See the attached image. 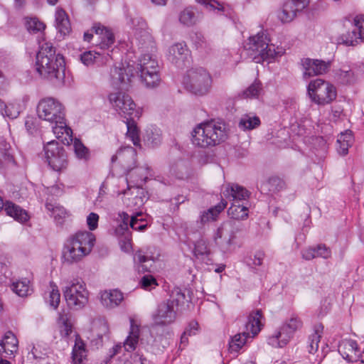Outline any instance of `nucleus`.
I'll use <instances>...</instances> for the list:
<instances>
[{"label": "nucleus", "mask_w": 364, "mask_h": 364, "mask_svg": "<svg viewBox=\"0 0 364 364\" xmlns=\"http://www.w3.org/2000/svg\"><path fill=\"white\" fill-rule=\"evenodd\" d=\"M354 142L353 132L350 130H346L341 132L337 139V150L341 155H346L348 152V149Z\"/></svg>", "instance_id": "obj_34"}, {"label": "nucleus", "mask_w": 364, "mask_h": 364, "mask_svg": "<svg viewBox=\"0 0 364 364\" xmlns=\"http://www.w3.org/2000/svg\"><path fill=\"white\" fill-rule=\"evenodd\" d=\"M88 255L86 248L83 249V247L79 246H74L73 242L70 240L65 246L63 252L64 260L68 264L77 262Z\"/></svg>", "instance_id": "obj_22"}, {"label": "nucleus", "mask_w": 364, "mask_h": 364, "mask_svg": "<svg viewBox=\"0 0 364 364\" xmlns=\"http://www.w3.org/2000/svg\"><path fill=\"white\" fill-rule=\"evenodd\" d=\"M92 30L99 36L98 46L101 50H108L114 43V37L110 30L100 24H95Z\"/></svg>", "instance_id": "obj_25"}, {"label": "nucleus", "mask_w": 364, "mask_h": 364, "mask_svg": "<svg viewBox=\"0 0 364 364\" xmlns=\"http://www.w3.org/2000/svg\"><path fill=\"white\" fill-rule=\"evenodd\" d=\"M297 13L291 4L286 2L282 10L279 12L278 18L282 23H289L296 17Z\"/></svg>", "instance_id": "obj_41"}, {"label": "nucleus", "mask_w": 364, "mask_h": 364, "mask_svg": "<svg viewBox=\"0 0 364 364\" xmlns=\"http://www.w3.org/2000/svg\"><path fill=\"white\" fill-rule=\"evenodd\" d=\"M87 356L85 343L79 334L75 335V345L72 351V359L73 364H82Z\"/></svg>", "instance_id": "obj_33"}, {"label": "nucleus", "mask_w": 364, "mask_h": 364, "mask_svg": "<svg viewBox=\"0 0 364 364\" xmlns=\"http://www.w3.org/2000/svg\"><path fill=\"white\" fill-rule=\"evenodd\" d=\"M323 326L321 323L314 325L313 333L309 336L307 349L309 353L314 354L318 351L321 338L323 333Z\"/></svg>", "instance_id": "obj_29"}, {"label": "nucleus", "mask_w": 364, "mask_h": 364, "mask_svg": "<svg viewBox=\"0 0 364 364\" xmlns=\"http://www.w3.org/2000/svg\"><path fill=\"white\" fill-rule=\"evenodd\" d=\"M263 186L264 187H262V191H268L269 192L275 193L284 188L285 183L278 177H272Z\"/></svg>", "instance_id": "obj_42"}, {"label": "nucleus", "mask_w": 364, "mask_h": 364, "mask_svg": "<svg viewBox=\"0 0 364 364\" xmlns=\"http://www.w3.org/2000/svg\"><path fill=\"white\" fill-rule=\"evenodd\" d=\"M37 114L40 119L50 123L62 120L65 115L63 105L53 97H46L40 100L37 106Z\"/></svg>", "instance_id": "obj_11"}, {"label": "nucleus", "mask_w": 364, "mask_h": 364, "mask_svg": "<svg viewBox=\"0 0 364 364\" xmlns=\"http://www.w3.org/2000/svg\"><path fill=\"white\" fill-rule=\"evenodd\" d=\"M3 208H4V210L8 215L20 223L26 222L29 218L25 210L12 202L7 201L4 203L2 198L0 197V210Z\"/></svg>", "instance_id": "obj_26"}, {"label": "nucleus", "mask_w": 364, "mask_h": 364, "mask_svg": "<svg viewBox=\"0 0 364 364\" xmlns=\"http://www.w3.org/2000/svg\"><path fill=\"white\" fill-rule=\"evenodd\" d=\"M138 73L147 87H157L161 81L158 62L151 54H144L139 60Z\"/></svg>", "instance_id": "obj_10"}, {"label": "nucleus", "mask_w": 364, "mask_h": 364, "mask_svg": "<svg viewBox=\"0 0 364 364\" xmlns=\"http://www.w3.org/2000/svg\"><path fill=\"white\" fill-rule=\"evenodd\" d=\"M297 11L300 12L306 9L309 4V0H291L287 1Z\"/></svg>", "instance_id": "obj_60"}, {"label": "nucleus", "mask_w": 364, "mask_h": 364, "mask_svg": "<svg viewBox=\"0 0 364 364\" xmlns=\"http://www.w3.org/2000/svg\"><path fill=\"white\" fill-rule=\"evenodd\" d=\"M194 255L196 257L203 256L208 253V247L203 240H198L195 245Z\"/></svg>", "instance_id": "obj_57"}, {"label": "nucleus", "mask_w": 364, "mask_h": 364, "mask_svg": "<svg viewBox=\"0 0 364 364\" xmlns=\"http://www.w3.org/2000/svg\"><path fill=\"white\" fill-rule=\"evenodd\" d=\"M227 203L221 201L213 208H210L200 215V220L203 223L216 220L219 213L226 207Z\"/></svg>", "instance_id": "obj_37"}, {"label": "nucleus", "mask_w": 364, "mask_h": 364, "mask_svg": "<svg viewBox=\"0 0 364 364\" xmlns=\"http://www.w3.org/2000/svg\"><path fill=\"white\" fill-rule=\"evenodd\" d=\"M316 246L315 247H308L303 249L301 252V257L305 260H311L314 258H317L316 256Z\"/></svg>", "instance_id": "obj_59"}, {"label": "nucleus", "mask_w": 364, "mask_h": 364, "mask_svg": "<svg viewBox=\"0 0 364 364\" xmlns=\"http://www.w3.org/2000/svg\"><path fill=\"white\" fill-rule=\"evenodd\" d=\"M134 77L133 67L127 65L115 67L111 71V84L114 87L125 89Z\"/></svg>", "instance_id": "obj_19"}, {"label": "nucleus", "mask_w": 364, "mask_h": 364, "mask_svg": "<svg viewBox=\"0 0 364 364\" xmlns=\"http://www.w3.org/2000/svg\"><path fill=\"white\" fill-rule=\"evenodd\" d=\"M199 331V325L196 320H193L190 322L188 327L185 330L181 337V343H186L188 341V336L196 335Z\"/></svg>", "instance_id": "obj_51"}, {"label": "nucleus", "mask_w": 364, "mask_h": 364, "mask_svg": "<svg viewBox=\"0 0 364 364\" xmlns=\"http://www.w3.org/2000/svg\"><path fill=\"white\" fill-rule=\"evenodd\" d=\"M247 336L245 333H238L231 338L229 342L228 350L230 353H237L245 344Z\"/></svg>", "instance_id": "obj_40"}, {"label": "nucleus", "mask_w": 364, "mask_h": 364, "mask_svg": "<svg viewBox=\"0 0 364 364\" xmlns=\"http://www.w3.org/2000/svg\"><path fill=\"white\" fill-rule=\"evenodd\" d=\"M222 193L225 198L233 201L228 209V215L235 220L247 218L249 208L243 203L240 204V202L248 198V191L238 184L231 183L225 185Z\"/></svg>", "instance_id": "obj_6"}, {"label": "nucleus", "mask_w": 364, "mask_h": 364, "mask_svg": "<svg viewBox=\"0 0 364 364\" xmlns=\"http://www.w3.org/2000/svg\"><path fill=\"white\" fill-rule=\"evenodd\" d=\"M24 105L22 106L17 100L10 102L8 105L5 104L4 114L2 115L10 119H16L19 116L21 112L24 109Z\"/></svg>", "instance_id": "obj_38"}, {"label": "nucleus", "mask_w": 364, "mask_h": 364, "mask_svg": "<svg viewBox=\"0 0 364 364\" xmlns=\"http://www.w3.org/2000/svg\"><path fill=\"white\" fill-rule=\"evenodd\" d=\"M11 289L21 297L27 296L32 292L30 280L26 278L13 282Z\"/></svg>", "instance_id": "obj_36"}, {"label": "nucleus", "mask_w": 364, "mask_h": 364, "mask_svg": "<svg viewBox=\"0 0 364 364\" xmlns=\"http://www.w3.org/2000/svg\"><path fill=\"white\" fill-rule=\"evenodd\" d=\"M179 21L187 26H193L196 22L195 13L191 8H186L180 13Z\"/></svg>", "instance_id": "obj_47"}, {"label": "nucleus", "mask_w": 364, "mask_h": 364, "mask_svg": "<svg viewBox=\"0 0 364 364\" xmlns=\"http://www.w3.org/2000/svg\"><path fill=\"white\" fill-rule=\"evenodd\" d=\"M145 140L147 144L151 147L159 146L161 142V132L159 129L154 128L146 131Z\"/></svg>", "instance_id": "obj_43"}, {"label": "nucleus", "mask_w": 364, "mask_h": 364, "mask_svg": "<svg viewBox=\"0 0 364 364\" xmlns=\"http://www.w3.org/2000/svg\"><path fill=\"white\" fill-rule=\"evenodd\" d=\"M364 74V66L357 64L343 65L333 70L335 81L343 85H352L357 83Z\"/></svg>", "instance_id": "obj_13"}, {"label": "nucleus", "mask_w": 364, "mask_h": 364, "mask_svg": "<svg viewBox=\"0 0 364 364\" xmlns=\"http://www.w3.org/2000/svg\"><path fill=\"white\" fill-rule=\"evenodd\" d=\"M25 127L29 134H33L37 132L36 119L32 117H27L25 119Z\"/></svg>", "instance_id": "obj_61"}, {"label": "nucleus", "mask_w": 364, "mask_h": 364, "mask_svg": "<svg viewBox=\"0 0 364 364\" xmlns=\"http://www.w3.org/2000/svg\"><path fill=\"white\" fill-rule=\"evenodd\" d=\"M55 18V27L58 32L63 36L68 35L71 31V25L66 12L60 8H58Z\"/></svg>", "instance_id": "obj_31"}, {"label": "nucleus", "mask_w": 364, "mask_h": 364, "mask_svg": "<svg viewBox=\"0 0 364 364\" xmlns=\"http://www.w3.org/2000/svg\"><path fill=\"white\" fill-rule=\"evenodd\" d=\"M46 207L47 210L51 213L54 219L58 222H60V220L68 216V213L63 206L47 203Z\"/></svg>", "instance_id": "obj_45"}, {"label": "nucleus", "mask_w": 364, "mask_h": 364, "mask_svg": "<svg viewBox=\"0 0 364 364\" xmlns=\"http://www.w3.org/2000/svg\"><path fill=\"white\" fill-rule=\"evenodd\" d=\"M228 129L223 122L208 121L200 123L192 132V142L198 147L209 148L228 138Z\"/></svg>", "instance_id": "obj_2"}, {"label": "nucleus", "mask_w": 364, "mask_h": 364, "mask_svg": "<svg viewBox=\"0 0 364 364\" xmlns=\"http://www.w3.org/2000/svg\"><path fill=\"white\" fill-rule=\"evenodd\" d=\"M123 299V294L117 289L105 291L100 294L102 304L108 308L118 306L122 301Z\"/></svg>", "instance_id": "obj_30"}, {"label": "nucleus", "mask_w": 364, "mask_h": 364, "mask_svg": "<svg viewBox=\"0 0 364 364\" xmlns=\"http://www.w3.org/2000/svg\"><path fill=\"white\" fill-rule=\"evenodd\" d=\"M316 256L317 257H321L323 259H328L331 256V250L327 247L325 245H318L316 246Z\"/></svg>", "instance_id": "obj_58"}, {"label": "nucleus", "mask_w": 364, "mask_h": 364, "mask_svg": "<svg viewBox=\"0 0 364 364\" xmlns=\"http://www.w3.org/2000/svg\"><path fill=\"white\" fill-rule=\"evenodd\" d=\"M136 320H130V331L127 339L123 343V347L127 352L135 350L138 344L139 337V326L136 323ZM122 346L121 343L115 345L109 352V358L111 359L115 355L122 351Z\"/></svg>", "instance_id": "obj_18"}, {"label": "nucleus", "mask_w": 364, "mask_h": 364, "mask_svg": "<svg viewBox=\"0 0 364 364\" xmlns=\"http://www.w3.org/2000/svg\"><path fill=\"white\" fill-rule=\"evenodd\" d=\"M182 82L185 89L190 93L196 96H204L210 91L213 79L205 68H193L187 70Z\"/></svg>", "instance_id": "obj_5"}, {"label": "nucleus", "mask_w": 364, "mask_h": 364, "mask_svg": "<svg viewBox=\"0 0 364 364\" xmlns=\"http://www.w3.org/2000/svg\"><path fill=\"white\" fill-rule=\"evenodd\" d=\"M364 41V15H358L353 19L350 31L338 38V43L346 46H355Z\"/></svg>", "instance_id": "obj_15"}, {"label": "nucleus", "mask_w": 364, "mask_h": 364, "mask_svg": "<svg viewBox=\"0 0 364 364\" xmlns=\"http://www.w3.org/2000/svg\"><path fill=\"white\" fill-rule=\"evenodd\" d=\"M140 284L145 290H151L158 285L156 279L151 275L144 276L141 279Z\"/></svg>", "instance_id": "obj_53"}, {"label": "nucleus", "mask_w": 364, "mask_h": 364, "mask_svg": "<svg viewBox=\"0 0 364 364\" xmlns=\"http://www.w3.org/2000/svg\"><path fill=\"white\" fill-rule=\"evenodd\" d=\"M183 300L185 295L182 293H178L176 298L173 300H169L161 303L156 312V318H171L179 316V314L184 309Z\"/></svg>", "instance_id": "obj_16"}, {"label": "nucleus", "mask_w": 364, "mask_h": 364, "mask_svg": "<svg viewBox=\"0 0 364 364\" xmlns=\"http://www.w3.org/2000/svg\"><path fill=\"white\" fill-rule=\"evenodd\" d=\"M338 352L348 362H357L359 360V350L357 343L351 339H345L338 345Z\"/></svg>", "instance_id": "obj_21"}, {"label": "nucleus", "mask_w": 364, "mask_h": 364, "mask_svg": "<svg viewBox=\"0 0 364 364\" xmlns=\"http://www.w3.org/2000/svg\"><path fill=\"white\" fill-rule=\"evenodd\" d=\"M1 144L4 146L5 144L6 146L5 149L1 150L0 156H1L4 159V161L9 162L13 161V156L10 154V144L6 141L4 136H0V146H1Z\"/></svg>", "instance_id": "obj_54"}, {"label": "nucleus", "mask_w": 364, "mask_h": 364, "mask_svg": "<svg viewBox=\"0 0 364 364\" xmlns=\"http://www.w3.org/2000/svg\"><path fill=\"white\" fill-rule=\"evenodd\" d=\"M44 151L48 164L53 170L61 171L67 168V155L56 141H48L44 146Z\"/></svg>", "instance_id": "obj_14"}, {"label": "nucleus", "mask_w": 364, "mask_h": 364, "mask_svg": "<svg viewBox=\"0 0 364 364\" xmlns=\"http://www.w3.org/2000/svg\"><path fill=\"white\" fill-rule=\"evenodd\" d=\"M195 46L197 49L203 50L208 48V43L205 41L204 36L200 33H196L193 38Z\"/></svg>", "instance_id": "obj_56"}, {"label": "nucleus", "mask_w": 364, "mask_h": 364, "mask_svg": "<svg viewBox=\"0 0 364 364\" xmlns=\"http://www.w3.org/2000/svg\"><path fill=\"white\" fill-rule=\"evenodd\" d=\"M141 217V213H137L131 217L129 225L133 230L143 231L146 228L147 224Z\"/></svg>", "instance_id": "obj_49"}, {"label": "nucleus", "mask_w": 364, "mask_h": 364, "mask_svg": "<svg viewBox=\"0 0 364 364\" xmlns=\"http://www.w3.org/2000/svg\"><path fill=\"white\" fill-rule=\"evenodd\" d=\"M26 26L30 33H38L43 31L46 25L36 17L26 18Z\"/></svg>", "instance_id": "obj_46"}, {"label": "nucleus", "mask_w": 364, "mask_h": 364, "mask_svg": "<svg viewBox=\"0 0 364 364\" xmlns=\"http://www.w3.org/2000/svg\"><path fill=\"white\" fill-rule=\"evenodd\" d=\"M74 151L76 156L82 160L87 161L90 158V152L82 143L77 139H75L73 143Z\"/></svg>", "instance_id": "obj_48"}, {"label": "nucleus", "mask_w": 364, "mask_h": 364, "mask_svg": "<svg viewBox=\"0 0 364 364\" xmlns=\"http://www.w3.org/2000/svg\"><path fill=\"white\" fill-rule=\"evenodd\" d=\"M307 92L311 100L321 106L331 104L337 97L336 87L331 82L320 78L309 82Z\"/></svg>", "instance_id": "obj_8"}, {"label": "nucleus", "mask_w": 364, "mask_h": 364, "mask_svg": "<svg viewBox=\"0 0 364 364\" xmlns=\"http://www.w3.org/2000/svg\"><path fill=\"white\" fill-rule=\"evenodd\" d=\"M263 326L261 320H252V338L257 336Z\"/></svg>", "instance_id": "obj_64"}, {"label": "nucleus", "mask_w": 364, "mask_h": 364, "mask_svg": "<svg viewBox=\"0 0 364 364\" xmlns=\"http://www.w3.org/2000/svg\"><path fill=\"white\" fill-rule=\"evenodd\" d=\"M58 328L62 338H68L72 333L73 330V323L71 320H59Z\"/></svg>", "instance_id": "obj_50"}, {"label": "nucleus", "mask_w": 364, "mask_h": 364, "mask_svg": "<svg viewBox=\"0 0 364 364\" xmlns=\"http://www.w3.org/2000/svg\"><path fill=\"white\" fill-rule=\"evenodd\" d=\"M63 295L69 307L82 309L88 302L89 292L81 279H73L63 289Z\"/></svg>", "instance_id": "obj_9"}, {"label": "nucleus", "mask_w": 364, "mask_h": 364, "mask_svg": "<svg viewBox=\"0 0 364 364\" xmlns=\"http://www.w3.org/2000/svg\"><path fill=\"white\" fill-rule=\"evenodd\" d=\"M136 119H127V136L130 139L134 146H140L139 130L135 123Z\"/></svg>", "instance_id": "obj_39"}, {"label": "nucleus", "mask_w": 364, "mask_h": 364, "mask_svg": "<svg viewBox=\"0 0 364 364\" xmlns=\"http://www.w3.org/2000/svg\"><path fill=\"white\" fill-rule=\"evenodd\" d=\"M47 301L54 309H56L60 304V294L57 285L53 282L50 283V291Z\"/></svg>", "instance_id": "obj_44"}, {"label": "nucleus", "mask_w": 364, "mask_h": 364, "mask_svg": "<svg viewBox=\"0 0 364 364\" xmlns=\"http://www.w3.org/2000/svg\"><path fill=\"white\" fill-rule=\"evenodd\" d=\"M55 18V27L58 32L63 36L68 35L71 31V25L66 12L60 8H58Z\"/></svg>", "instance_id": "obj_32"}, {"label": "nucleus", "mask_w": 364, "mask_h": 364, "mask_svg": "<svg viewBox=\"0 0 364 364\" xmlns=\"http://www.w3.org/2000/svg\"><path fill=\"white\" fill-rule=\"evenodd\" d=\"M198 3L212 10L223 11V6L215 0H196Z\"/></svg>", "instance_id": "obj_55"}, {"label": "nucleus", "mask_w": 364, "mask_h": 364, "mask_svg": "<svg viewBox=\"0 0 364 364\" xmlns=\"http://www.w3.org/2000/svg\"><path fill=\"white\" fill-rule=\"evenodd\" d=\"M119 247L122 251L125 253L132 252V235L130 233L126 234L123 237L119 240Z\"/></svg>", "instance_id": "obj_52"}, {"label": "nucleus", "mask_w": 364, "mask_h": 364, "mask_svg": "<svg viewBox=\"0 0 364 364\" xmlns=\"http://www.w3.org/2000/svg\"><path fill=\"white\" fill-rule=\"evenodd\" d=\"M122 364H143L142 358L137 354L124 355Z\"/></svg>", "instance_id": "obj_63"}, {"label": "nucleus", "mask_w": 364, "mask_h": 364, "mask_svg": "<svg viewBox=\"0 0 364 364\" xmlns=\"http://www.w3.org/2000/svg\"><path fill=\"white\" fill-rule=\"evenodd\" d=\"M134 43L141 51L153 52L156 48L155 41L149 29L137 30Z\"/></svg>", "instance_id": "obj_23"}, {"label": "nucleus", "mask_w": 364, "mask_h": 364, "mask_svg": "<svg viewBox=\"0 0 364 364\" xmlns=\"http://www.w3.org/2000/svg\"><path fill=\"white\" fill-rule=\"evenodd\" d=\"M304 77H310L326 74L331 68V61L318 59L304 58L301 61Z\"/></svg>", "instance_id": "obj_17"}, {"label": "nucleus", "mask_w": 364, "mask_h": 364, "mask_svg": "<svg viewBox=\"0 0 364 364\" xmlns=\"http://www.w3.org/2000/svg\"><path fill=\"white\" fill-rule=\"evenodd\" d=\"M70 240L73 242L74 246L86 248L87 252L90 254L95 245V236L88 231L79 232L73 235Z\"/></svg>", "instance_id": "obj_27"}, {"label": "nucleus", "mask_w": 364, "mask_h": 364, "mask_svg": "<svg viewBox=\"0 0 364 364\" xmlns=\"http://www.w3.org/2000/svg\"><path fill=\"white\" fill-rule=\"evenodd\" d=\"M18 339L11 331H7L0 343V354L14 356L18 350Z\"/></svg>", "instance_id": "obj_28"}, {"label": "nucleus", "mask_w": 364, "mask_h": 364, "mask_svg": "<svg viewBox=\"0 0 364 364\" xmlns=\"http://www.w3.org/2000/svg\"><path fill=\"white\" fill-rule=\"evenodd\" d=\"M302 327L301 320H287L280 328L269 337L268 343L274 348L285 346L294 333Z\"/></svg>", "instance_id": "obj_12"}, {"label": "nucleus", "mask_w": 364, "mask_h": 364, "mask_svg": "<svg viewBox=\"0 0 364 364\" xmlns=\"http://www.w3.org/2000/svg\"><path fill=\"white\" fill-rule=\"evenodd\" d=\"M109 57V53L108 52L105 55V53H100L99 52L87 51L81 55L80 59L84 65L88 66L94 63H107Z\"/></svg>", "instance_id": "obj_35"}, {"label": "nucleus", "mask_w": 364, "mask_h": 364, "mask_svg": "<svg viewBox=\"0 0 364 364\" xmlns=\"http://www.w3.org/2000/svg\"><path fill=\"white\" fill-rule=\"evenodd\" d=\"M166 55L171 63L181 67L188 60L190 52L184 43H176L168 48Z\"/></svg>", "instance_id": "obj_20"}, {"label": "nucleus", "mask_w": 364, "mask_h": 364, "mask_svg": "<svg viewBox=\"0 0 364 364\" xmlns=\"http://www.w3.org/2000/svg\"><path fill=\"white\" fill-rule=\"evenodd\" d=\"M52 127L53 132L56 138L64 144H69L73 141L72 130L69 128L65 122V117L62 120H56Z\"/></svg>", "instance_id": "obj_24"}, {"label": "nucleus", "mask_w": 364, "mask_h": 364, "mask_svg": "<svg viewBox=\"0 0 364 364\" xmlns=\"http://www.w3.org/2000/svg\"><path fill=\"white\" fill-rule=\"evenodd\" d=\"M111 107L122 117L127 119H139L142 109L137 107L132 98L121 91L113 92L108 95Z\"/></svg>", "instance_id": "obj_7"}, {"label": "nucleus", "mask_w": 364, "mask_h": 364, "mask_svg": "<svg viewBox=\"0 0 364 364\" xmlns=\"http://www.w3.org/2000/svg\"><path fill=\"white\" fill-rule=\"evenodd\" d=\"M136 150L132 146H125L121 148L112 157V161H119L122 167L127 171V180H129L135 186H140L149 177L152 176V170L146 164L136 166Z\"/></svg>", "instance_id": "obj_4"}, {"label": "nucleus", "mask_w": 364, "mask_h": 364, "mask_svg": "<svg viewBox=\"0 0 364 364\" xmlns=\"http://www.w3.org/2000/svg\"><path fill=\"white\" fill-rule=\"evenodd\" d=\"M39 47L36 61L38 74L51 81L62 80L65 76V60L63 55L55 53L50 43H40Z\"/></svg>", "instance_id": "obj_1"}, {"label": "nucleus", "mask_w": 364, "mask_h": 364, "mask_svg": "<svg viewBox=\"0 0 364 364\" xmlns=\"http://www.w3.org/2000/svg\"><path fill=\"white\" fill-rule=\"evenodd\" d=\"M99 215L95 213H90L87 217V224L90 230H95L98 226Z\"/></svg>", "instance_id": "obj_62"}, {"label": "nucleus", "mask_w": 364, "mask_h": 364, "mask_svg": "<svg viewBox=\"0 0 364 364\" xmlns=\"http://www.w3.org/2000/svg\"><path fill=\"white\" fill-rule=\"evenodd\" d=\"M285 53L282 46L271 42L267 30L261 29L252 36V60L257 63L267 62L271 63L276 61Z\"/></svg>", "instance_id": "obj_3"}]
</instances>
